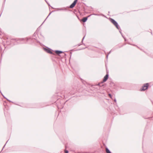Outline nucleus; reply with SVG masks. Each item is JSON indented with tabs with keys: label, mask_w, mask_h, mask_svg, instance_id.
Returning a JSON list of instances; mask_svg holds the SVG:
<instances>
[{
	"label": "nucleus",
	"mask_w": 153,
	"mask_h": 153,
	"mask_svg": "<svg viewBox=\"0 0 153 153\" xmlns=\"http://www.w3.org/2000/svg\"><path fill=\"white\" fill-rule=\"evenodd\" d=\"M105 151L106 153H111V152L110 151V150L109 149L107 148H105Z\"/></svg>",
	"instance_id": "nucleus-9"
},
{
	"label": "nucleus",
	"mask_w": 153,
	"mask_h": 153,
	"mask_svg": "<svg viewBox=\"0 0 153 153\" xmlns=\"http://www.w3.org/2000/svg\"><path fill=\"white\" fill-rule=\"evenodd\" d=\"M108 54H107V55H106V58H107V59L108 58Z\"/></svg>",
	"instance_id": "nucleus-20"
},
{
	"label": "nucleus",
	"mask_w": 153,
	"mask_h": 153,
	"mask_svg": "<svg viewBox=\"0 0 153 153\" xmlns=\"http://www.w3.org/2000/svg\"><path fill=\"white\" fill-rule=\"evenodd\" d=\"M7 100H8V101H9V102H12L10 100H8V99H7V98L6 99Z\"/></svg>",
	"instance_id": "nucleus-16"
},
{
	"label": "nucleus",
	"mask_w": 153,
	"mask_h": 153,
	"mask_svg": "<svg viewBox=\"0 0 153 153\" xmlns=\"http://www.w3.org/2000/svg\"><path fill=\"white\" fill-rule=\"evenodd\" d=\"M8 141H8H7L6 142V144H5L4 145V146L3 147V148H2V150H1V151L3 150V149H4V146H5V145H6V144L7 143V142Z\"/></svg>",
	"instance_id": "nucleus-13"
},
{
	"label": "nucleus",
	"mask_w": 153,
	"mask_h": 153,
	"mask_svg": "<svg viewBox=\"0 0 153 153\" xmlns=\"http://www.w3.org/2000/svg\"><path fill=\"white\" fill-rule=\"evenodd\" d=\"M45 0V1H46V2H47V1H46Z\"/></svg>",
	"instance_id": "nucleus-24"
},
{
	"label": "nucleus",
	"mask_w": 153,
	"mask_h": 153,
	"mask_svg": "<svg viewBox=\"0 0 153 153\" xmlns=\"http://www.w3.org/2000/svg\"><path fill=\"white\" fill-rule=\"evenodd\" d=\"M64 10V9L63 8H59L57 10Z\"/></svg>",
	"instance_id": "nucleus-12"
},
{
	"label": "nucleus",
	"mask_w": 153,
	"mask_h": 153,
	"mask_svg": "<svg viewBox=\"0 0 153 153\" xmlns=\"http://www.w3.org/2000/svg\"><path fill=\"white\" fill-rule=\"evenodd\" d=\"M93 15H96V16H99V15L98 14H94Z\"/></svg>",
	"instance_id": "nucleus-15"
},
{
	"label": "nucleus",
	"mask_w": 153,
	"mask_h": 153,
	"mask_svg": "<svg viewBox=\"0 0 153 153\" xmlns=\"http://www.w3.org/2000/svg\"><path fill=\"white\" fill-rule=\"evenodd\" d=\"M72 92L71 93V94H72Z\"/></svg>",
	"instance_id": "nucleus-23"
},
{
	"label": "nucleus",
	"mask_w": 153,
	"mask_h": 153,
	"mask_svg": "<svg viewBox=\"0 0 153 153\" xmlns=\"http://www.w3.org/2000/svg\"><path fill=\"white\" fill-rule=\"evenodd\" d=\"M91 15H90L89 16H88V17H83L82 19V21L83 22H85L87 20V19H88V18L89 17V16H90Z\"/></svg>",
	"instance_id": "nucleus-6"
},
{
	"label": "nucleus",
	"mask_w": 153,
	"mask_h": 153,
	"mask_svg": "<svg viewBox=\"0 0 153 153\" xmlns=\"http://www.w3.org/2000/svg\"><path fill=\"white\" fill-rule=\"evenodd\" d=\"M111 50L109 51V52L108 53V54L109 55V54H110L111 53Z\"/></svg>",
	"instance_id": "nucleus-18"
},
{
	"label": "nucleus",
	"mask_w": 153,
	"mask_h": 153,
	"mask_svg": "<svg viewBox=\"0 0 153 153\" xmlns=\"http://www.w3.org/2000/svg\"><path fill=\"white\" fill-rule=\"evenodd\" d=\"M109 20L118 29H119L120 27L119 26L117 22L115 20L112 18H110Z\"/></svg>",
	"instance_id": "nucleus-1"
},
{
	"label": "nucleus",
	"mask_w": 153,
	"mask_h": 153,
	"mask_svg": "<svg viewBox=\"0 0 153 153\" xmlns=\"http://www.w3.org/2000/svg\"><path fill=\"white\" fill-rule=\"evenodd\" d=\"M65 153H68V151L67 150H65Z\"/></svg>",
	"instance_id": "nucleus-14"
},
{
	"label": "nucleus",
	"mask_w": 153,
	"mask_h": 153,
	"mask_svg": "<svg viewBox=\"0 0 153 153\" xmlns=\"http://www.w3.org/2000/svg\"><path fill=\"white\" fill-rule=\"evenodd\" d=\"M15 40H16V41H17L18 40H19L20 41H22L25 40L27 41H28V39H27V38H26L25 39L21 38L19 39H15Z\"/></svg>",
	"instance_id": "nucleus-7"
},
{
	"label": "nucleus",
	"mask_w": 153,
	"mask_h": 153,
	"mask_svg": "<svg viewBox=\"0 0 153 153\" xmlns=\"http://www.w3.org/2000/svg\"><path fill=\"white\" fill-rule=\"evenodd\" d=\"M51 14V13H49V15H48V16H47V18L48 17V16H49Z\"/></svg>",
	"instance_id": "nucleus-21"
},
{
	"label": "nucleus",
	"mask_w": 153,
	"mask_h": 153,
	"mask_svg": "<svg viewBox=\"0 0 153 153\" xmlns=\"http://www.w3.org/2000/svg\"><path fill=\"white\" fill-rule=\"evenodd\" d=\"M97 85L99 86L100 87H102L104 85L103 84V83H101V82L100 83H99L98 85Z\"/></svg>",
	"instance_id": "nucleus-10"
},
{
	"label": "nucleus",
	"mask_w": 153,
	"mask_h": 153,
	"mask_svg": "<svg viewBox=\"0 0 153 153\" xmlns=\"http://www.w3.org/2000/svg\"><path fill=\"white\" fill-rule=\"evenodd\" d=\"M149 84L148 83H146L144 84L142 86V88L140 89V91H144L147 89L148 88Z\"/></svg>",
	"instance_id": "nucleus-2"
},
{
	"label": "nucleus",
	"mask_w": 153,
	"mask_h": 153,
	"mask_svg": "<svg viewBox=\"0 0 153 153\" xmlns=\"http://www.w3.org/2000/svg\"><path fill=\"white\" fill-rule=\"evenodd\" d=\"M114 101L115 102H116V99H115L114 100Z\"/></svg>",
	"instance_id": "nucleus-19"
},
{
	"label": "nucleus",
	"mask_w": 153,
	"mask_h": 153,
	"mask_svg": "<svg viewBox=\"0 0 153 153\" xmlns=\"http://www.w3.org/2000/svg\"><path fill=\"white\" fill-rule=\"evenodd\" d=\"M55 53L59 55L60 54H61L63 52L61 51H59V50H56L55 51Z\"/></svg>",
	"instance_id": "nucleus-8"
},
{
	"label": "nucleus",
	"mask_w": 153,
	"mask_h": 153,
	"mask_svg": "<svg viewBox=\"0 0 153 153\" xmlns=\"http://www.w3.org/2000/svg\"><path fill=\"white\" fill-rule=\"evenodd\" d=\"M84 38H85V36H84V37H83V39H82V42H83V40H84Z\"/></svg>",
	"instance_id": "nucleus-17"
},
{
	"label": "nucleus",
	"mask_w": 153,
	"mask_h": 153,
	"mask_svg": "<svg viewBox=\"0 0 153 153\" xmlns=\"http://www.w3.org/2000/svg\"><path fill=\"white\" fill-rule=\"evenodd\" d=\"M77 0H74L73 2L70 6L69 7L71 8H73L76 5Z\"/></svg>",
	"instance_id": "nucleus-4"
},
{
	"label": "nucleus",
	"mask_w": 153,
	"mask_h": 153,
	"mask_svg": "<svg viewBox=\"0 0 153 153\" xmlns=\"http://www.w3.org/2000/svg\"><path fill=\"white\" fill-rule=\"evenodd\" d=\"M43 49L45 51H46V52L50 54L53 53V52L52 51V50L47 47L46 48H43Z\"/></svg>",
	"instance_id": "nucleus-3"
},
{
	"label": "nucleus",
	"mask_w": 153,
	"mask_h": 153,
	"mask_svg": "<svg viewBox=\"0 0 153 153\" xmlns=\"http://www.w3.org/2000/svg\"><path fill=\"white\" fill-rule=\"evenodd\" d=\"M47 4H48V5H49V6H50V5L48 4V3H47Z\"/></svg>",
	"instance_id": "nucleus-22"
},
{
	"label": "nucleus",
	"mask_w": 153,
	"mask_h": 153,
	"mask_svg": "<svg viewBox=\"0 0 153 153\" xmlns=\"http://www.w3.org/2000/svg\"><path fill=\"white\" fill-rule=\"evenodd\" d=\"M108 74H107L104 77L103 79V81L101 82V83H103L104 82H106L108 79Z\"/></svg>",
	"instance_id": "nucleus-5"
},
{
	"label": "nucleus",
	"mask_w": 153,
	"mask_h": 153,
	"mask_svg": "<svg viewBox=\"0 0 153 153\" xmlns=\"http://www.w3.org/2000/svg\"><path fill=\"white\" fill-rule=\"evenodd\" d=\"M108 95L110 98H112V95L111 94H109Z\"/></svg>",
	"instance_id": "nucleus-11"
}]
</instances>
